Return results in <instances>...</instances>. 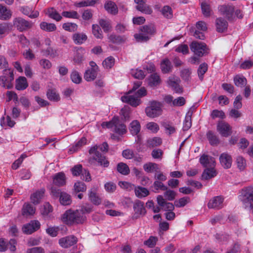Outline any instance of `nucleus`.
<instances>
[{
  "label": "nucleus",
  "mask_w": 253,
  "mask_h": 253,
  "mask_svg": "<svg viewBox=\"0 0 253 253\" xmlns=\"http://www.w3.org/2000/svg\"><path fill=\"white\" fill-rule=\"evenodd\" d=\"M121 118L115 116L109 122H104L101 124V126H126L125 123L129 121L130 112L128 108H123L119 113Z\"/></svg>",
  "instance_id": "obj_1"
},
{
  "label": "nucleus",
  "mask_w": 253,
  "mask_h": 253,
  "mask_svg": "<svg viewBox=\"0 0 253 253\" xmlns=\"http://www.w3.org/2000/svg\"><path fill=\"white\" fill-rule=\"evenodd\" d=\"M162 107L163 104L161 102L153 100L149 102V106L145 108V112L148 117L156 118L162 115Z\"/></svg>",
  "instance_id": "obj_2"
},
{
  "label": "nucleus",
  "mask_w": 253,
  "mask_h": 253,
  "mask_svg": "<svg viewBox=\"0 0 253 253\" xmlns=\"http://www.w3.org/2000/svg\"><path fill=\"white\" fill-rule=\"evenodd\" d=\"M240 196L245 207L249 208L253 214V188L248 187L243 188Z\"/></svg>",
  "instance_id": "obj_3"
},
{
  "label": "nucleus",
  "mask_w": 253,
  "mask_h": 253,
  "mask_svg": "<svg viewBox=\"0 0 253 253\" xmlns=\"http://www.w3.org/2000/svg\"><path fill=\"white\" fill-rule=\"evenodd\" d=\"M192 51L198 57H202L209 54L210 49L207 45L203 42L193 41L190 44Z\"/></svg>",
  "instance_id": "obj_4"
},
{
  "label": "nucleus",
  "mask_w": 253,
  "mask_h": 253,
  "mask_svg": "<svg viewBox=\"0 0 253 253\" xmlns=\"http://www.w3.org/2000/svg\"><path fill=\"white\" fill-rule=\"evenodd\" d=\"M51 193L54 197H59V202L62 205L67 206L72 203L70 195L66 192L62 191L61 190L53 187L51 188Z\"/></svg>",
  "instance_id": "obj_5"
},
{
  "label": "nucleus",
  "mask_w": 253,
  "mask_h": 253,
  "mask_svg": "<svg viewBox=\"0 0 253 253\" xmlns=\"http://www.w3.org/2000/svg\"><path fill=\"white\" fill-rule=\"evenodd\" d=\"M4 76L0 77V85L7 89H10L12 87L11 82L14 80L13 72L12 70L5 69L4 70Z\"/></svg>",
  "instance_id": "obj_6"
},
{
  "label": "nucleus",
  "mask_w": 253,
  "mask_h": 253,
  "mask_svg": "<svg viewBox=\"0 0 253 253\" xmlns=\"http://www.w3.org/2000/svg\"><path fill=\"white\" fill-rule=\"evenodd\" d=\"M62 220L67 224L78 223L79 220V211L78 210H68L63 214Z\"/></svg>",
  "instance_id": "obj_7"
},
{
  "label": "nucleus",
  "mask_w": 253,
  "mask_h": 253,
  "mask_svg": "<svg viewBox=\"0 0 253 253\" xmlns=\"http://www.w3.org/2000/svg\"><path fill=\"white\" fill-rule=\"evenodd\" d=\"M13 25L20 32L27 31L33 26V23L22 17H16L14 19Z\"/></svg>",
  "instance_id": "obj_8"
},
{
  "label": "nucleus",
  "mask_w": 253,
  "mask_h": 253,
  "mask_svg": "<svg viewBox=\"0 0 253 253\" xmlns=\"http://www.w3.org/2000/svg\"><path fill=\"white\" fill-rule=\"evenodd\" d=\"M218 10L220 14L226 16L229 20L233 19V13L234 12V6L230 4H222L219 5Z\"/></svg>",
  "instance_id": "obj_9"
},
{
  "label": "nucleus",
  "mask_w": 253,
  "mask_h": 253,
  "mask_svg": "<svg viewBox=\"0 0 253 253\" xmlns=\"http://www.w3.org/2000/svg\"><path fill=\"white\" fill-rule=\"evenodd\" d=\"M41 224L38 220H32L22 227L23 232L26 234H31L40 228Z\"/></svg>",
  "instance_id": "obj_10"
},
{
  "label": "nucleus",
  "mask_w": 253,
  "mask_h": 253,
  "mask_svg": "<svg viewBox=\"0 0 253 253\" xmlns=\"http://www.w3.org/2000/svg\"><path fill=\"white\" fill-rule=\"evenodd\" d=\"M134 2L137 4L136 8L138 11L145 14H151L153 10L151 7L146 4V0H134Z\"/></svg>",
  "instance_id": "obj_11"
},
{
  "label": "nucleus",
  "mask_w": 253,
  "mask_h": 253,
  "mask_svg": "<svg viewBox=\"0 0 253 253\" xmlns=\"http://www.w3.org/2000/svg\"><path fill=\"white\" fill-rule=\"evenodd\" d=\"M19 10L24 15L32 19L37 18L39 16V12L37 10H35L32 6L27 5L20 6Z\"/></svg>",
  "instance_id": "obj_12"
},
{
  "label": "nucleus",
  "mask_w": 253,
  "mask_h": 253,
  "mask_svg": "<svg viewBox=\"0 0 253 253\" xmlns=\"http://www.w3.org/2000/svg\"><path fill=\"white\" fill-rule=\"evenodd\" d=\"M134 214L133 217L138 218L140 215H144L146 213V210L144 206V203L139 201H136L133 204Z\"/></svg>",
  "instance_id": "obj_13"
},
{
  "label": "nucleus",
  "mask_w": 253,
  "mask_h": 253,
  "mask_svg": "<svg viewBox=\"0 0 253 253\" xmlns=\"http://www.w3.org/2000/svg\"><path fill=\"white\" fill-rule=\"evenodd\" d=\"M78 241V238L74 236H69L61 238L59 240V244L63 248H69L76 243Z\"/></svg>",
  "instance_id": "obj_14"
},
{
  "label": "nucleus",
  "mask_w": 253,
  "mask_h": 253,
  "mask_svg": "<svg viewBox=\"0 0 253 253\" xmlns=\"http://www.w3.org/2000/svg\"><path fill=\"white\" fill-rule=\"evenodd\" d=\"M98 187H93L88 191L89 200L94 205H99L101 203V199L97 194Z\"/></svg>",
  "instance_id": "obj_15"
},
{
  "label": "nucleus",
  "mask_w": 253,
  "mask_h": 253,
  "mask_svg": "<svg viewBox=\"0 0 253 253\" xmlns=\"http://www.w3.org/2000/svg\"><path fill=\"white\" fill-rule=\"evenodd\" d=\"M224 199L221 196H216L211 199L208 204L210 209H220L223 207Z\"/></svg>",
  "instance_id": "obj_16"
},
{
  "label": "nucleus",
  "mask_w": 253,
  "mask_h": 253,
  "mask_svg": "<svg viewBox=\"0 0 253 253\" xmlns=\"http://www.w3.org/2000/svg\"><path fill=\"white\" fill-rule=\"evenodd\" d=\"M180 82L178 78L169 77L168 84L176 93H181L183 92V89L179 85Z\"/></svg>",
  "instance_id": "obj_17"
},
{
  "label": "nucleus",
  "mask_w": 253,
  "mask_h": 253,
  "mask_svg": "<svg viewBox=\"0 0 253 253\" xmlns=\"http://www.w3.org/2000/svg\"><path fill=\"white\" fill-rule=\"evenodd\" d=\"M121 100L132 107H136L141 103V100L134 95H124L121 97Z\"/></svg>",
  "instance_id": "obj_18"
},
{
  "label": "nucleus",
  "mask_w": 253,
  "mask_h": 253,
  "mask_svg": "<svg viewBox=\"0 0 253 253\" xmlns=\"http://www.w3.org/2000/svg\"><path fill=\"white\" fill-rule=\"evenodd\" d=\"M220 163L224 169H229L232 165V159L227 153H222L219 157Z\"/></svg>",
  "instance_id": "obj_19"
},
{
  "label": "nucleus",
  "mask_w": 253,
  "mask_h": 253,
  "mask_svg": "<svg viewBox=\"0 0 253 253\" xmlns=\"http://www.w3.org/2000/svg\"><path fill=\"white\" fill-rule=\"evenodd\" d=\"M157 201L158 204L164 209L165 211H172L174 209L173 205L171 203L167 202L162 195H158L157 196Z\"/></svg>",
  "instance_id": "obj_20"
},
{
  "label": "nucleus",
  "mask_w": 253,
  "mask_h": 253,
  "mask_svg": "<svg viewBox=\"0 0 253 253\" xmlns=\"http://www.w3.org/2000/svg\"><path fill=\"white\" fill-rule=\"evenodd\" d=\"M215 26L217 32L223 33L227 30L228 23L225 19L219 17L216 19Z\"/></svg>",
  "instance_id": "obj_21"
},
{
  "label": "nucleus",
  "mask_w": 253,
  "mask_h": 253,
  "mask_svg": "<svg viewBox=\"0 0 253 253\" xmlns=\"http://www.w3.org/2000/svg\"><path fill=\"white\" fill-rule=\"evenodd\" d=\"M161 83L160 75L157 73L151 74L148 79V84L151 87L159 86Z\"/></svg>",
  "instance_id": "obj_22"
},
{
  "label": "nucleus",
  "mask_w": 253,
  "mask_h": 253,
  "mask_svg": "<svg viewBox=\"0 0 253 253\" xmlns=\"http://www.w3.org/2000/svg\"><path fill=\"white\" fill-rule=\"evenodd\" d=\"M53 182L55 185L59 187L64 186L66 182L65 173L63 172L56 173L53 178Z\"/></svg>",
  "instance_id": "obj_23"
},
{
  "label": "nucleus",
  "mask_w": 253,
  "mask_h": 253,
  "mask_svg": "<svg viewBox=\"0 0 253 253\" xmlns=\"http://www.w3.org/2000/svg\"><path fill=\"white\" fill-rule=\"evenodd\" d=\"M160 67L163 74H168L172 71L173 66L168 58H165L161 62Z\"/></svg>",
  "instance_id": "obj_24"
},
{
  "label": "nucleus",
  "mask_w": 253,
  "mask_h": 253,
  "mask_svg": "<svg viewBox=\"0 0 253 253\" xmlns=\"http://www.w3.org/2000/svg\"><path fill=\"white\" fill-rule=\"evenodd\" d=\"M200 162L204 167H212L215 165L214 159L207 155H203L200 157Z\"/></svg>",
  "instance_id": "obj_25"
},
{
  "label": "nucleus",
  "mask_w": 253,
  "mask_h": 253,
  "mask_svg": "<svg viewBox=\"0 0 253 253\" xmlns=\"http://www.w3.org/2000/svg\"><path fill=\"white\" fill-rule=\"evenodd\" d=\"M52 207L48 203H45L41 209V212L44 218L49 219L51 218V213L52 212Z\"/></svg>",
  "instance_id": "obj_26"
},
{
  "label": "nucleus",
  "mask_w": 253,
  "mask_h": 253,
  "mask_svg": "<svg viewBox=\"0 0 253 253\" xmlns=\"http://www.w3.org/2000/svg\"><path fill=\"white\" fill-rule=\"evenodd\" d=\"M15 88L18 90H23L28 86L27 79L24 77H19L15 81Z\"/></svg>",
  "instance_id": "obj_27"
},
{
  "label": "nucleus",
  "mask_w": 253,
  "mask_h": 253,
  "mask_svg": "<svg viewBox=\"0 0 253 253\" xmlns=\"http://www.w3.org/2000/svg\"><path fill=\"white\" fill-rule=\"evenodd\" d=\"M105 10L112 15H116L118 13V9L117 5L112 1L108 0L104 4Z\"/></svg>",
  "instance_id": "obj_28"
},
{
  "label": "nucleus",
  "mask_w": 253,
  "mask_h": 253,
  "mask_svg": "<svg viewBox=\"0 0 253 253\" xmlns=\"http://www.w3.org/2000/svg\"><path fill=\"white\" fill-rule=\"evenodd\" d=\"M108 38L110 42L115 44L124 43L126 39L125 36L118 35L114 33L109 35Z\"/></svg>",
  "instance_id": "obj_29"
},
{
  "label": "nucleus",
  "mask_w": 253,
  "mask_h": 253,
  "mask_svg": "<svg viewBox=\"0 0 253 253\" xmlns=\"http://www.w3.org/2000/svg\"><path fill=\"white\" fill-rule=\"evenodd\" d=\"M12 15L10 10L8 9L5 6L0 4V19L6 20L9 19Z\"/></svg>",
  "instance_id": "obj_30"
},
{
  "label": "nucleus",
  "mask_w": 253,
  "mask_h": 253,
  "mask_svg": "<svg viewBox=\"0 0 253 253\" xmlns=\"http://www.w3.org/2000/svg\"><path fill=\"white\" fill-rule=\"evenodd\" d=\"M99 24L105 33H108L112 31V26L110 20L100 19Z\"/></svg>",
  "instance_id": "obj_31"
},
{
  "label": "nucleus",
  "mask_w": 253,
  "mask_h": 253,
  "mask_svg": "<svg viewBox=\"0 0 253 253\" xmlns=\"http://www.w3.org/2000/svg\"><path fill=\"white\" fill-rule=\"evenodd\" d=\"M235 85L238 87H243L247 83L246 78L242 75H236L233 78Z\"/></svg>",
  "instance_id": "obj_32"
},
{
  "label": "nucleus",
  "mask_w": 253,
  "mask_h": 253,
  "mask_svg": "<svg viewBox=\"0 0 253 253\" xmlns=\"http://www.w3.org/2000/svg\"><path fill=\"white\" fill-rule=\"evenodd\" d=\"M44 193V189H41L34 193L30 197L31 202L35 205L38 204L42 197Z\"/></svg>",
  "instance_id": "obj_33"
},
{
  "label": "nucleus",
  "mask_w": 253,
  "mask_h": 253,
  "mask_svg": "<svg viewBox=\"0 0 253 253\" xmlns=\"http://www.w3.org/2000/svg\"><path fill=\"white\" fill-rule=\"evenodd\" d=\"M162 143V139L160 137H154L149 138L147 140L146 146L152 148L160 146Z\"/></svg>",
  "instance_id": "obj_34"
},
{
  "label": "nucleus",
  "mask_w": 253,
  "mask_h": 253,
  "mask_svg": "<svg viewBox=\"0 0 253 253\" xmlns=\"http://www.w3.org/2000/svg\"><path fill=\"white\" fill-rule=\"evenodd\" d=\"M140 31L147 35H154L156 33L155 26L153 25H144L140 27Z\"/></svg>",
  "instance_id": "obj_35"
},
{
  "label": "nucleus",
  "mask_w": 253,
  "mask_h": 253,
  "mask_svg": "<svg viewBox=\"0 0 253 253\" xmlns=\"http://www.w3.org/2000/svg\"><path fill=\"white\" fill-rule=\"evenodd\" d=\"M217 175L216 170L213 168L206 169L202 174V178L204 179L208 180L214 177Z\"/></svg>",
  "instance_id": "obj_36"
},
{
  "label": "nucleus",
  "mask_w": 253,
  "mask_h": 253,
  "mask_svg": "<svg viewBox=\"0 0 253 253\" xmlns=\"http://www.w3.org/2000/svg\"><path fill=\"white\" fill-rule=\"evenodd\" d=\"M40 28L46 32H51L56 31L57 28L53 23H48L46 22H42L40 25Z\"/></svg>",
  "instance_id": "obj_37"
},
{
  "label": "nucleus",
  "mask_w": 253,
  "mask_h": 253,
  "mask_svg": "<svg viewBox=\"0 0 253 253\" xmlns=\"http://www.w3.org/2000/svg\"><path fill=\"white\" fill-rule=\"evenodd\" d=\"M201 7L202 14L206 17H209L211 15L212 10L210 5L206 1L201 3Z\"/></svg>",
  "instance_id": "obj_38"
},
{
  "label": "nucleus",
  "mask_w": 253,
  "mask_h": 253,
  "mask_svg": "<svg viewBox=\"0 0 253 253\" xmlns=\"http://www.w3.org/2000/svg\"><path fill=\"white\" fill-rule=\"evenodd\" d=\"M93 159L97 161L100 165L103 166L104 167H108L109 162L106 160L104 156L101 155L99 152L95 153V155L93 157Z\"/></svg>",
  "instance_id": "obj_39"
},
{
  "label": "nucleus",
  "mask_w": 253,
  "mask_h": 253,
  "mask_svg": "<svg viewBox=\"0 0 253 253\" xmlns=\"http://www.w3.org/2000/svg\"><path fill=\"white\" fill-rule=\"evenodd\" d=\"M134 192L136 197L139 198L145 197L149 194V191L146 188L140 186L135 187Z\"/></svg>",
  "instance_id": "obj_40"
},
{
  "label": "nucleus",
  "mask_w": 253,
  "mask_h": 253,
  "mask_svg": "<svg viewBox=\"0 0 253 253\" xmlns=\"http://www.w3.org/2000/svg\"><path fill=\"white\" fill-rule=\"evenodd\" d=\"M98 70L95 69H88L86 71L84 78L88 82L93 81L97 76Z\"/></svg>",
  "instance_id": "obj_41"
},
{
  "label": "nucleus",
  "mask_w": 253,
  "mask_h": 253,
  "mask_svg": "<svg viewBox=\"0 0 253 253\" xmlns=\"http://www.w3.org/2000/svg\"><path fill=\"white\" fill-rule=\"evenodd\" d=\"M47 98L52 101L57 102L60 98L59 95L56 92L55 89H48L46 92Z\"/></svg>",
  "instance_id": "obj_42"
},
{
  "label": "nucleus",
  "mask_w": 253,
  "mask_h": 253,
  "mask_svg": "<svg viewBox=\"0 0 253 253\" xmlns=\"http://www.w3.org/2000/svg\"><path fill=\"white\" fill-rule=\"evenodd\" d=\"M117 171L123 175H127L129 173L130 170L127 165L124 163H119L117 167Z\"/></svg>",
  "instance_id": "obj_43"
},
{
  "label": "nucleus",
  "mask_w": 253,
  "mask_h": 253,
  "mask_svg": "<svg viewBox=\"0 0 253 253\" xmlns=\"http://www.w3.org/2000/svg\"><path fill=\"white\" fill-rule=\"evenodd\" d=\"M47 14L50 18L56 21H60L62 19V16L53 7H51L48 9Z\"/></svg>",
  "instance_id": "obj_44"
},
{
  "label": "nucleus",
  "mask_w": 253,
  "mask_h": 253,
  "mask_svg": "<svg viewBox=\"0 0 253 253\" xmlns=\"http://www.w3.org/2000/svg\"><path fill=\"white\" fill-rule=\"evenodd\" d=\"M207 136L210 144L211 145H217L220 142L217 136L211 131H209L207 132Z\"/></svg>",
  "instance_id": "obj_45"
},
{
  "label": "nucleus",
  "mask_w": 253,
  "mask_h": 253,
  "mask_svg": "<svg viewBox=\"0 0 253 253\" xmlns=\"http://www.w3.org/2000/svg\"><path fill=\"white\" fill-rule=\"evenodd\" d=\"M143 169L147 172H153L157 171L159 169L158 165L153 163H148L144 165Z\"/></svg>",
  "instance_id": "obj_46"
},
{
  "label": "nucleus",
  "mask_w": 253,
  "mask_h": 253,
  "mask_svg": "<svg viewBox=\"0 0 253 253\" xmlns=\"http://www.w3.org/2000/svg\"><path fill=\"white\" fill-rule=\"evenodd\" d=\"M35 211V209L30 204H24L22 208V214L27 216L33 215Z\"/></svg>",
  "instance_id": "obj_47"
},
{
  "label": "nucleus",
  "mask_w": 253,
  "mask_h": 253,
  "mask_svg": "<svg viewBox=\"0 0 253 253\" xmlns=\"http://www.w3.org/2000/svg\"><path fill=\"white\" fill-rule=\"evenodd\" d=\"M92 32L93 35L96 38L100 39H102L103 38V36L102 30L98 25H92Z\"/></svg>",
  "instance_id": "obj_48"
},
{
  "label": "nucleus",
  "mask_w": 253,
  "mask_h": 253,
  "mask_svg": "<svg viewBox=\"0 0 253 253\" xmlns=\"http://www.w3.org/2000/svg\"><path fill=\"white\" fill-rule=\"evenodd\" d=\"M80 178L87 182L91 180V176L88 171L82 169V166L80 165Z\"/></svg>",
  "instance_id": "obj_49"
},
{
  "label": "nucleus",
  "mask_w": 253,
  "mask_h": 253,
  "mask_svg": "<svg viewBox=\"0 0 253 253\" xmlns=\"http://www.w3.org/2000/svg\"><path fill=\"white\" fill-rule=\"evenodd\" d=\"M62 28L67 31L74 32L78 29V26L75 23L68 22L64 23Z\"/></svg>",
  "instance_id": "obj_50"
},
{
  "label": "nucleus",
  "mask_w": 253,
  "mask_h": 253,
  "mask_svg": "<svg viewBox=\"0 0 253 253\" xmlns=\"http://www.w3.org/2000/svg\"><path fill=\"white\" fill-rule=\"evenodd\" d=\"M208 64L206 63L201 64L198 69V74L200 80L202 81L204 78V75L208 70Z\"/></svg>",
  "instance_id": "obj_51"
},
{
  "label": "nucleus",
  "mask_w": 253,
  "mask_h": 253,
  "mask_svg": "<svg viewBox=\"0 0 253 253\" xmlns=\"http://www.w3.org/2000/svg\"><path fill=\"white\" fill-rule=\"evenodd\" d=\"M158 239L157 237L151 236L149 239L144 242V245L147 246L148 248H153L156 245Z\"/></svg>",
  "instance_id": "obj_52"
},
{
  "label": "nucleus",
  "mask_w": 253,
  "mask_h": 253,
  "mask_svg": "<svg viewBox=\"0 0 253 253\" xmlns=\"http://www.w3.org/2000/svg\"><path fill=\"white\" fill-rule=\"evenodd\" d=\"M217 131L223 137H227L232 133L231 127H217Z\"/></svg>",
  "instance_id": "obj_53"
},
{
  "label": "nucleus",
  "mask_w": 253,
  "mask_h": 253,
  "mask_svg": "<svg viewBox=\"0 0 253 253\" xmlns=\"http://www.w3.org/2000/svg\"><path fill=\"white\" fill-rule=\"evenodd\" d=\"M115 64V59L112 56H110L106 58L103 62V67L107 69H111Z\"/></svg>",
  "instance_id": "obj_54"
},
{
  "label": "nucleus",
  "mask_w": 253,
  "mask_h": 253,
  "mask_svg": "<svg viewBox=\"0 0 253 253\" xmlns=\"http://www.w3.org/2000/svg\"><path fill=\"white\" fill-rule=\"evenodd\" d=\"M162 14L167 19H170L172 17V11L171 8L169 6H165L162 8Z\"/></svg>",
  "instance_id": "obj_55"
},
{
  "label": "nucleus",
  "mask_w": 253,
  "mask_h": 253,
  "mask_svg": "<svg viewBox=\"0 0 253 253\" xmlns=\"http://www.w3.org/2000/svg\"><path fill=\"white\" fill-rule=\"evenodd\" d=\"M190 201L189 197H184L179 199L178 200L175 201V206L178 208L183 207Z\"/></svg>",
  "instance_id": "obj_56"
},
{
  "label": "nucleus",
  "mask_w": 253,
  "mask_h": 253,
  "mask_svg": "<svg viewBox=\"0 0 253 253\" xmlns=\"http://www.w3.org/2000/svg\"><path fill=\"white\" fill-rule=\"evenodd\" d=\"M134 37L137 42H146L149 40L150 38L144 33L135 34Z\"/></svg>",
  "instance_id": "obj_57"
},
{
  "label": "nucleus",
  "mask_w": 253,
  "mask_h": 253,
  "mask_svg": "<svg viewBox=\"0 0 253 253\" xmlns=\"http://www.w3.org/2000/svg\"><path fill=\"white\" fill-rule=\"evenodd\" d=\"M211 116L213 119L217 118L223 119L225 118V113L223 111L216 109L213 110L211 112Z\"/></svg>",
  "instance_id": "obj_58"
},
{
  "label": "nucleus",
  "mask_w": 253,
  "mask_h": 253,
  "mask_svg": "<svg viewBox=\"0 0 253 253\" xmlns=\"http://www.w3.org/2000/svg\"><path fill=\"white\" fill-rule=\"evenodd\" d=\"M119 185L123 189L127 191H131L134 189L135 186L129 182L126 181H121L119 183Z\"/></svg>",
  "instance_id": "obj_59"
},
{
  "label": "nucleus",
  "mask_w": 253,
  "mask_h": 253,
  "mask_svg": "<svg viewBox=\"0 0 253 253\" xmlns=\"http://www.w3.org/2000/svg\"><path fill=\"white\" fill-rule=\"evenodd\" d=\"M153 187L157 191L159 190L165 191L168 189V187L165 186L162 181H159V180H155L154 182Z\"/></svg>",
  "instance_id": "obj_60"
},
{
  "label": "nucleus",
  "mask_w": 253,
  "mask_h": 253,
  "mask_svg": "<svg viewBox=\"0 0 253 253\" xmlns=\"http://www.w3.org/2000/svg\"><path fill=\"white\" fill-rule=\"evenodd\" d=\"M236 163L237 165V167L240 170H243L246 168V160L243 157L241 156L238 157L236 159Z\"/></svg>",
  "instance_id": "obj_61"
},
{
  "label": "nucleus",
  "mask_w": 253,
  "mask_h": 253,
  "mask_svg": "<svg viewBox=\"0 0 253 253\" xmlns=\"http://www.w3.org/2000/svg\"><path fill=\"white\" fill-rule=\"evenodd\" d=\"M27 156L25 154H22L19 158L14 161L12 165V168L13 169H17L22 164L23 160L26 158Z\"/></svg>",
  "instance_id": "obj_62"
},
{
  "label": "nucleus",
  "mask_w": 253,
  "mask_h": 253,
  "mask_svg": "<svg viewBox=\"0 0 253 253\" xmlns=\"http://www.w3.org/2000/svg\"><path fill=\"white\" fill-rule=\"evenodd\" d=\"M26 253H45V251L42 247H34L27 249Z\"/></svg>",
  "instance_id": "obj_63"
},
{
  "label": "nucleus",
  "mask_w": 253,
  "mask_h": 253,
  "mask_svg": "<svg viewBox=\"0 0 253 253\" xmlns=\"http://www.w3.org/2000/svg\"><path fill=\"white\" fill-rule=\"evenodd\" d=\"M23 55L25 59L28 60H32L35 58V55L31 49L25 50L23 53Z\"/></svg>",
  "instance_id": "obj_64"
}]
</instances>
